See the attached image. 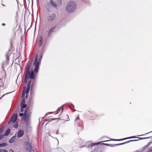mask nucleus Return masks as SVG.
<instances>
[{
	"label": "nucleus",
	"mask_w": 152,
	"mask_h": 152,
	"mask_svg": "<svg viewBox=\"0 0 152 152\" xmlns=\"http://www.w3.org/2000/svg\"><path fill=\"white\" fill-rule=\"evenodd\" d=\"M32 61L29 60L27 62L25 69L24 82L25 83H27V82L28 83L27 87H24V88L22 96L24 95L26 90V94L29 93L31 84V87L33 86V84L35 82V79L39 70V65L41 63V60L38 61L37 56L33 63L35 69L34 71L32 70L31 71H30V69L32 64Z\"/></svg>",
	"instance_id": "f257e3e1"
},
{
	"label": "nucleus",
	"mask_w": 152,
	"mask_h": 152,
	"mask_svg": "<svg viewBox=\"0 0 152 152\" xmlns=\"http://www.w3.org/2000/svg\"><path fill=\"white\" fill-rule=\"evenodd\" d=\"M47 28L44 26L43 27L42 33L40 36V39L38 43V46L40 47L43 44L44 45H46L48 40V30Z\"/></svg>",
	"instance_id": "f03ea898"
},
{
	"label": "nucleus",
	"mask_w": 152,
	"mask_h": 152,
	"mask_svg": "<svg viewBox=\"0 0 152 152\" xmlns=\"http://www.w3.org/2000/svg\"><path fill=\"white\" fill-rule=\"evenodd\" d=\"M76 8L75 3L73 1H70L67 4L66 7V10L69 12H73Z\"/></svg>",
	"instance_id": "7ed1b4c3"
},
{
	"label": "nucleus",
	"mask_w": 152,
	"mask_h": 152,
	"mask_svg": "<svg viewBox=\"0 0 152 152\" xmlns=\"http://www.w3.org/2000/svg\"><path fill=\"white\" fill-rule=\"evenodd\" d=\"M99 142L96 143H92L90 142H88L86 143V145L84 146L86 148H95V150H94L93 152H97L96 151L98 149V148L97 147V146L96 145H99Z\"/></svg>",
	"instance_id": "20e7f679"
},
{
	"label": "nucleus",
	"mask_w": 152,
	"mask_h": 152,
	"mask_svg": "<svg viewBox=\"0 0 152 152\" xmlns=\"http://www.w3.org/2000/svg\"><path fill=\"white\" fill-rule=\"evenodd\" d=\"M57 3L56 4L52 0H50L49 1V4L50 5L55 8H57L58 7L60 6L62 3L61 0H57Z\"/></svg>",
	"instance_id": "39448f33"
},
{
	"label": "nucleus",
	"mask_w": 152,
	"mask_h": 152,
	"mask_svg": "<svg viewBox=\"0 0 152 152\" xmlns=\"http://www.w3.org/2000/svg\"><path fill=\"white\" fill-rule=\"evenodd\" d=\"M26 144V150L27 152H29L31 151L32 149V146L31 144L28 142H25Z\"/></svg>",
	"instance_id": "423d86ee"
},
{
	"label": "nucleus",
	"mask_w": 152,
	"mask_h": 152,
	"mask_svg": "<svg viewBox=\"0 0 152 152\" xmlns=\"http://www.w3.org/2000/svg\"><path fill=\"white\" fill-rule=\"evenodd\" d=\"M138 140H130V141H127L126 142H124V143H120V144H115V145H112V144H106V145H107L110 146H111L112 147L113 146H119V145H122L124 144H125L126 143H129V142H133V141H138Z\"/></svg>",
	"instance_id": "0eeeda50"
},
{
	"label": "nucleus",
	"mask_w": 152,
	"mask_h": 152,
	"mask_svg": "<svg viewBox=\"0 0 152 152\" xmlns=\"http://www.w3.org/2000/svg\"><path fill=\"white\" fill-rule=\"evenodd\" d=\"M17 118V114H14L11 117L10 121L8 122V124H10V122H12V123L15 122Z\"/></svg>",
	"instance_id": "6e6552de"
},
{
	"label": "nucleus",
	"mask_w": 152,
	"mask_h": 152,
	"mask_svg": "<svg viewBox=\"0 0 152 152\" xmlns=\"http://www.w3.org/2000/svg\"><path fill=\"white\" fill-rule=\"evenodd\" d=\"M43 5L44 9L45 10H48V1L47 0H41Z\"/></svg>",
	"instance_id": "1a4fd4ad"
},
{
	"label": "nucleus",
	"mask_w": 152,
	"mask_h": 152,
	"mask_svg": "<svg viewBox=\"0 0 152 152\" xmlns=\"http://www.w3.org/2000/svg\"><path fill=\"white\" fill-rule=\"evenodd\" d=\"M24 131L23 130H19L17 133V137L18 138H20L22 137L24 134Z\"/></svg>",
	"instance_id": "9d476101"
},
{
	"label": "nucleus",
	"mask_w": 152,
	"mask_h": 152,
	"mask_svg": "<svg viewBox=\"0 0 152 152\" xmlns=\"http://www.w3.org/2000/svg\"><path fill=\"white\" fill-rule=\"evenodd\" d=\"M56 17V15L55 14H52L48 16V20H53Z\"/></svg>",
	"instance_id": "9b49d317"
},
{
	"label": "nucleus",
	"mask_w": 152,
	"mask_h": 152,
	"mask_svg": "<svg viewBox=\"0 0 152 152\" xmlns=\"http://www.w3.org/2000/svg\"><path fill=\"white\" fill-rule=\"evenodd\" d=\"M24 87H23V88H24ZM23 90H24V89ZM26 90H25V93H26ZM25 93H24V95L23 96H22V97H23V99L22 100V102H21V103L20 104H25V98L24 97V95H25Z\"/></svg>",
	"instance_id": "f8f14e48"
},
{
	"label": "nucleus",
	"mask_w": 152,
	"mask_h": 152,
	"mask_svg": "<svg viewBox=\"0 0 152 152\" xmlns=\"http://www.w3.org/2000/svg\"><path fill=\"white\" fill-rule=\"evenodd\" d=\"M16 139V136H14L12 137L10 139V140L9 141V142L11 143H12L14 142L15 140Z\"/></svg>",
	"instance_id": "ddd939ff"
},
{
	"label": "nucleus",
	"mask_w": 152,
	"mask_h": 152,
	"mask_svg": "<svg viewBox=\"0 0 152 152\" xmlns=\"http://www.w3.org/2000/svg\"><path fill=\"white\" fill-rule=\"evenodd\" d=\"M10 129L9 128L7 129L5 132V134H4V135H5V136L8 135L10 133Z\"/></svg>",
	"instance_id": "4468645a"
},
{
	"label": "nucleus",
	"mask_w": 152,
	"mask_h": 152,
	"mask_svg": "<svg viewBox=\"0 0 152 152\" xmlns=\"http://www.w3.org/2000/svg\"><path fill=\"white\" fill-rule=\"evenodd\" d=\"M27 112L26 110H25L24 111V113H20L19 115L20 116H26L27 115Z\"/></svg>",
	"instance_id": "2eb2a0df"
},
{
	"label": "nucleus",
	"mask_w": 152,
	"mask_h": 152,
	"mask_svg": "<svg viewBox=\"0 0 152 152\" xmlns=\"http://www.w3.org/2000/svg\"><path fill=\"white\" fill-rule=\"evenodd\" d=\"M61 110V112L63 111V107H60V108H59L57 111H56V113H57V114H58V113H59V112H60V110Z\"/></svg>",
	"instance_id": "dca6fc26"
},
{
	"label": "nucleus",
	"mask_w": 152,
	"mask_h": 152,
	"mask_svg": "<svg viewBox=\"0 0 152 152\" xmlns=\"http://www.w3.org/2000/svg\"><path fill=\"white\" fill-rule=\"evenodd\" d=\"M151 143V142H150L148 143L145 146L143 147L144 150H145L146 148H147L148 146Z\"/></svg>",
	"instance_id": "f3484780"
},
{
	"label": "nucleus",
	"mask_w": 152,
	"mask_h": 152,
	"mask_svg": "<svg viewBox=\"0 0 152 152\" xmlns=\"http://www.w3.org/2000/svg\"><path fill=\"white\" fill-rule=\"evenodd\" d=\"M7 144L6 143H3L0 144V147H5L7 146Z\"/></svg>",
	"instance_id": "a211bd4d"
},
{
	"label": "nucleus",
	"mask_w": 152,
	"mask_h": 152,
	"mask_svg": "<svg viewBox=\"0 0 152 152\" xmlns=\"http://www.w3.org/2000/svg\"><path fill=\"white\" fill-rule=\"evenodd\" d=\"M57 119H59L58 118H55L54 119L53 118H48V122H50L52 121V120H56Z\"/></svg>",
	"instance_id": "6ab92c4d"
},
{
	"label": "nucleus",
	"mask_w": 152,
	"mask_h": 152,
	"mask_svg": "<svg viewBox=\"0 0 152 152\" xmlns=\"http://www.w3.org/2000/svg\"><path fill=\"white\" fill-rule=\"evenodd\" d=\"M20 105L21 106V108H25L27 106L26 104H20Z\"/></svg>",
	"instance_id": "aec40b11"
},
{
	"label": "nucleus",
	"mask_w": 152,
	"mask_h": 152,
	"mask_svg": "<svg viewBox=\"0 0 152 152\" xmlns=\"http://www.w3.org/2000/svg\"><path fill=\"white\" fill-rule=\"evenodd\" d=\"M150 138V137H145V138H141V137H137V138H138V139H139L140 140H143V139H149Z\"/></svg>",
	"instance_id": "412c9836"
},
{
	"label": "nucleus",
	"mask_w": 152,
	"mask_h": 152,
	"mask_svg": "<svg viewBox=\"0 0 152 152\" xmlns=\"http://www.w3.org/2000/svg\"><path fill=\"white\" fill-rule=\"evenodd\" d=\"M54 29V28H51L50 30L49 31V33H48L49 35H50V34L52 32H53V30Z\"/></svg>",
	"instance_id": "4be33fe9"
},
{
	"label": "nucleus",
	"mask_w": 152,
	"mask_h": 152,
	"mask_svg": "<svg viewBox=\"0 0 152 152\" xmlns=\"http://www.w3.org/2000/svg\"><path fill=\"white\" fill-rule=\"evenodd\" d=\"M0 152H7V150L4 149H0Z\"/></svg>",
	"instance_id": "5701e85b"
},
{
	"label": "nucleus",
	"mask_w": 152,
	"mask_h": 152,
	"mask_svg": "<svg viewBox=\"0 0 152 152\" xmlns=\"http://www.w3.org/2000/svg\"><path fill=\"white\" fill-rule=\"evenodd\" d=\"M137 138V137H136L135 136H133L132 137H127V138H128V139H129L131 138Z\"/></svg>",
	"instance_id": "b1692460"
},
{
	"label": "nucleus",
	"mask_w": 152,
	"mask_h": 152,
	"mask_svg": "<svg viewBox=\"0 0 152 152\" xmlns=\"http://www.w3.org/2000/svg\"><path fill=\"white\" fill-rule=\"evenodd\" d=\"M18 126V124H15V125L14 126V127L15 128H17Z\"/></svg>",
	"instance_id": "393cba45"
},
{
	"label": "nucleus",
	"mask_w": 152,
	"mask_h": 152,
	"mask_svg": "<svg viewBox=\"0 0 152 152\" xmlns=\"http://www.w3.org/2000/svg\"><path fill=\"white\" fill-rule=\"evenodd\" d=\"M4 134L0 135V140L2 139L4 137Z\"/></svg>",
	"instance_id": "a878e982"
},
{
	"label": "nucleus",
	"mask_w": 152,
	"mask_h": 152,
	"mask_svg": "<svg viewBox=\"0 0 152 152\" xmlns=\"http://www.w3.org/2000/svg\"><path fill=\"white\" fill-rule=\"evenodd\" d=\"M112 140L113 141H121V140L120 139H112Z\"/></svg>",
	"instance_id": "bb28decb"
},
{
	"label": "nucleus",
	"mask_w": 152,
	"mask_h": 152,
	"mask_svg": "<svg viewBox=\"0 0 152 152\" xmlns=\"http://www.w3.org/2000/svg\"><path fill=\"white\" fill-rule=\"evenodd\" d=\"M128 139L127 138H123V139H120V140H126V139Z\"/></svg>",
	"instance_id": "cd10ccee"
},
{
	"label": "nucleus",
	"mask_w": 152,
	"mask_h": 152,
	"mask_svg": "<svg viewBox=\"0 0 152 152\" xmlns=\"http://www.w3.org/2000/svg\"><path fill=\"white\" fill-rule=\"evenodd\" d=\"M2 131V129H0V134L1 133Z\"/></svg>",
	"instance_id": "c85d7f7f"
},
{
	"label": "nucleus",
	"mask_w": 152,
	"mask_h": 152,
	"mask_svg": "<svg viewBox=\"0 0 152 152\" xmlns=\"http://www.w3.org/2000/svg\"><path fill=\"white\" fill-rule=\"evenodd\" d=\"M23 108H21V111H20L21 112H23Z\"/></svg>",
	"instance_id": "c756f323"
},
{
	"label": "nucleus",
	"mask_w": 152,
	"mask_h": 152,
	"mask_svg": "<svg viewBox=\"0 0 152 152\" xmlns=\"http://www.w3.org/2000/svg\"><path fill=\"white\" fill-rule=\"evenodd\" d=\"M2 25L3 26H5V24L4 23H3L2 24Z\"/></svg>",
	"instance_id": "7c9ffc66"
},
{
	"label": "nucleus",
	"mask_w": 152,
	"mask_h": 152,
	"mask_svg": "<svg viewBox=\"0 0 152 152\" xmlns=\"http://www.w3.org/2000/svg\"><path fill=\"white\" fill-rule=\"evenodd\" d=\"M79 117H78L77 118H76L75 120V121L79 119Z\"/></svg>",
	"instance_id": "2f4dec72"
},
{
	"label": "nucleus",
	"mask_w": 152,
	"mask_h": 152,
	"mask_svg": "<svg viewBox=\"0 0 152 152\" xmlns=\"http://www.w3.org/2000/svg\"><path fill=\"white\" fill-rule=\"evenodd\" d=\"M71 107H74V105L73 104H71Z\"/></svg>",
	"instance_id": "473e14b6"
},
{
	"label": "nucleus",
	"mask_w": 152,
	"mask_h": 152,
	"mask_svg": "<svg viewBox=\"0 0 152 152\" xmlns=\"http://www.w3.org/2000/svg\"><path fill=\"white\" fill-rule=\"evenodd\" d=\"M51 113H52V112H49V113H48V114H51Z\"/></svg>",
	"instance_id": "72a5a7b5"
},
{
	"label": "nucleus",
	"mask_w": 152,
	"mask_h": 152,
	"mask_svg": "<svg viewBox=\"0 0 152 152\" xmlns=\"http://www.w3.org/2000/svg\"><path fill=\"white\" fill-rule=\"evenodd\" d=\"M10 151H12V152H14L12 150H10Z\"/></svg>",
	"instance_id": "f704fd0d"
},
{
	"label": "nucleus",
	"mask_w": 152,
	"mask_h": 152,
	"mask_svg": "<svg viewBox=\"0 0 152 152\" xmlns=\"http://www.w3.org/2000/svg\"><path fill=\"white\" fill-rule=\"evenodd\" d=\"M144 134H142V135H138L139 136H142L143 135H144Z\"/></svg>",
	"instance_id": "c9c22d12"
},
{
	"label": "nucleus",
	"mask_w": 152,
	"mask_h": 152,
	"mask_svg": "<svg viewBox=\"0 0 152 152\" xmlns=\"http://www.w3.org/2000/svg\"><path fill=\"white\" fill-rule=\"evenodd\" d=\"M15 34H16V33H15V32H14V35H15Z\"/></svg>",
	"instance_id": "e433bc0d"
},
{
	"label": "nucleus",
	"mask_w": 152,
	"mask_h": 152,
	"mask_svg": "<svg viewBox=\"0 0 152 152\" xmlns=\"http://www.w3.org/2000/svg\"><path fill=\"white\" fill-rule=\"evenodd\" d=\"M2 5L3 6H5V5L3 4L2 3Z\"/></svg>",
	"instance_id": "4c0bfd02"
},
{
	"label": "nucleus",
	"mask_w": 152,
	"mask_h": 152,
	"mask_svg": "<svg viewBox=\"0 0 152 152\" xmlns=\"http://www.w3.org/2000/svg\"><path fill=\"white\" fill-rule=\"evenodd\" d=\"M33 152H36L34 151V150H33Z\"/></svg>",
	"instance_id": "58836bf2"
},
{
	"label": "nucleus",
	"mask_w": 152,
	"mask_h": 152,
	"mask_svg": "<svg viewBox=\"0 0 152 152\" xmlns=\"http://www.w3.org/2000/svg\"><path fill=\"white\" fill-rule=\"evenodd\" d=\"M104 142H107V141H104Z\"/></svg>",
	"instance_id": "ea45409f"
},
{
	"label": "nucleus",
	"mask_w": 152,
	"mask_h": 152,
	"mask_svg": "<svg viewBox=\"0 0 152 152\" xmlns=\"http://www.w3.org/2000/svg\"><path fill=\"white\" fill-rule=\"evenodd\" d=\"M58 148L59 149H61V148Z\"/></svg>",
	"instance_id": "a19ab883"
},
{
	"label": "nucleus",
	"mask_w": 152,
	"mask_h": 152,
	"mask_svg": "<svg viewBox=\"0 0 152 152\" xmlns=\"http://www.w3.org/2000/svg\"><path fill=\"white\" fill-rule=\"evenodd\" d=\"M11 45L12 44V42H11Z\"/></svg>",
	"instance_id": "79ce46f5"
}]
</instances>
